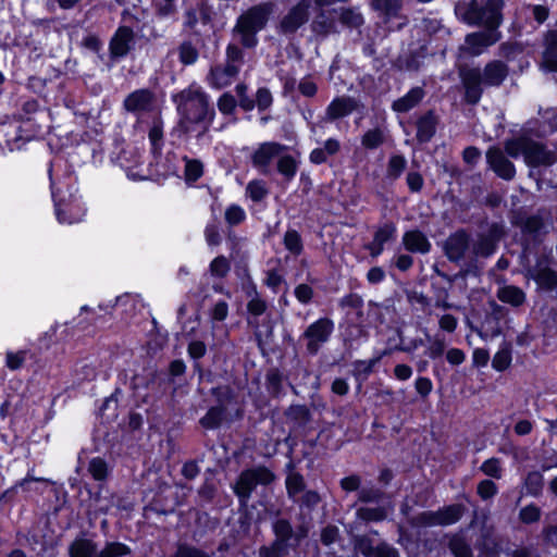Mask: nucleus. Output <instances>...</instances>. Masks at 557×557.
<instances>
[{
  "label": "nucleus",
  "mask_w": 557,
  "mask_h": 557,
  "mask_svg": "<svg viewBox=\"0 0 557 557\" xmlns=\"http://www.w3.org/2000/svg\"><path fill=\"white\" fill-rule=\"evenodd\" d=\"M174 101L181 115V125L186 132L193 131L194 124H201L206 129L212 121L214 112L209 109L208 97L200 87L189 86L176 95Z\"/></svg>",
  "instance_id": "f257e3e1"
},
{
  "label": "nucleus",
  "mask_w": 557,
  "mask_h": 557,
  "mask_svg": "<svg viewBox=\"0 0 557 557\" xmlns=\"http://www.w3.org/2000/svg\"><path fill=\"white\" fill-rule=\"evenodd\" d=\"M505 151L512 158L523 156L524 162L529 166H549L555 163L556 154L552 150L529 135L508 139L505 141Z\"/></svg>",
  "instance_id": "f03ea898"
},
{
  "label": "nucleus",
  "mask_w": 557,
  "mask_h": 557,
  "mask_svg": "<svg viewBox=\"0 0 557 557\" xmlns=\"http://www.w3.org/2000/svg\"><path fill=\"white\" fill-rule=\"evenodd\" d=\"M271 12V5L265 3L250 8L237 18L234 35L244 47L253 48L257 46V34L267 25Z\"/></svg>",
  "instance_id": "7ed1b4c3"
},
{
  "label": "nucleus",
  "mask_w": 557,
  "mask_h": 557,
  "mask_svg": "<svg viewBox=\"0 0 557 557\" xmlns=\"http://www.w3.org/2000/svg\"><path fill=\"white\" fill-rule=\"evenodd\" d=\"M503 0H487L484 4L479 5L473 1L469 8L463 9L457 7V13L463 16L469 24L484 25L490 29L497 30L502 23Z\"/></svg>",
  "instance_id": "20e7f679"
},
{
  "label": "nucleus",
  "mask_w": 557,
  "mask_h": 557,
  "mask_svg": "<svg viewBox=\"0 0 557 557\" xmlns=\"http://www.w3.org/2000/svg\"><path fill=\"white\" fill-rule=\"evenodd\" d=\"M334 332V322L329 318H320L308 325L301 335L306 349L310 355H317L320 348L329 342Z\"/></svg>",
  "instance_id": "39448f33"
},
{
  "label": "nucleus",
  "mask_w": 557,
  "mask_h": 557,
  "mask_svg": "<svg viewBox=\"0 0 557 557\" xmlns=\"http://www.w3.org/2000/svg\"><path fill=\"white\" fill-rule=\"evenodd\" d=\"M274 480V474L264 467L244 471L236 485L235 492L242 498H248L258 485H268Z\"/></svg>",
  "instance_id": "423d86ee"
},
{
  "label": "nucleus",
  "mask_w": 557,
  "mask_h": 557,
  "mask_svg": "<svg viewBox=\"0 0 557 557\" xmlns=\"http://www.w3.org/2000/svg\"><path fill=\"white\" fill-rule=\"evenodd\" d=\"M287 147L276 141H264L253 150L251 153V163L253 168L262 173H268L271 164L275 159L278 160L282 152L286 151Z\"/></svg>",
  "instance_id": "0eeeda50"
},
{
  "label": "nucleus",
  "mask_w": 557,
  "mask_h": 557,
  "mask_svg": "<svg viewBox=\"0 0 557 557\" xmlns=\"http://www.w3.org/2000/svg\"><path fill=\"white\" fill-rule=\"evenodd\" d=\"M463 513L461 505H451L438 511H425L417 517V524L432 525H449L456 523Z\"/></svg>",
  "instance_id": "6e6552de"
},
{
  "label": "nucleus",
  "mask_w": 557,
  "mask_h": 557,
  "mask_svg": "<svg viewBox=\"0 0 557 557\" xmlns=\"http://www.w3.org/2000/svg\"><path fill=\"white\" fill-rule=\"evenodd\" d=\"M273 530L276 540L271 546L260 549V557H284L288 554L287 542L292 536V527L286 520H278L274 523Z\"/></svg>",
  "instance_id": "1a4fd4ad"
},
{
  "label": "nucleus",
  "mask_w": 557,
  "mask_h": 557,
  "mask_svg": "<svg viewBox=\"0 0 557 557\" xmlns=\"http://www.w3.org/2000/svg\"><path fill=\"white\" fill-rule=\"evenodd\" d=\"M460 77L465 87V97L467 102L475 104L481 99L482 84L484 78L480 69H462Z\"/></svg>",
  "instance_id": "9d476101"
},
{
  "label": "nucleus",
  "mask_w": 557,
  "mask_h": 557,
  "mask_svg": "<svg viewBox=\"0 0 557 557\" xmlns=\"http://www.w3.org/2000/svg\"><path fill=\"white\" fill-rule=\"evenodd\" d=\"M490 168L503 180L510 181L516 175L513 163L508 160L505 152L498 147H492L486 152Z\"/></svg>",
  "instance_id": "9b49d317"
},
{
  "label": "nucleus",
  "mask_w": 557,
  "mask_h": 557,
  "mask_svg": "<svg viewBox=\"0 0 557 557\" xmlns=\"http://www.w3.org/2000/svg\"><path fill=\"white\" fill-rule=\"evenodd\" d=\"M500 39V33L487 28L483 32L472 33L466 37L465 51L472 55L481 54L485 48L494 45Z\"/></svg>",
  "instance_id": "f8f14e48"
},
{
  "label": "nucleus",
  "mask_w": 557,
  "mask_h": 557,
  "mask_svg": "<svg viewBox=\"0 0 557 557\" xmlns=\"http://www.w3.org/2000/svg\"><path fill=\"white\" fill-rule=\"evenodd\" d=\"M310 3L301 1L293 7L281 21V29L284 33H294L308 20Z\"/></svg>",
  "instance_id": "ddd939ff"
},
{
  "label": "nucleus",
  "mask_w": 557,
  "mask_h": 557,
  "mask_svg": "<svg viewBox=\"0 0 557 557\" xmlns=\"http://www.w3.org/2000/svg\"><path fill=\"white\" fill-rule=\"evenodd\" d=\"M86 209L82 200L73 197L69 203L57 205V218L60 223L74 224L83 221Z\"/></svg>",
  "instance_id": "4468645a"
},
{
  "label": "nucleus",
  "mask_w": 557,
  "mask_h": 557,
  "mask_svg": "<svg viewBox=\"0 0 557 557\" xmlns=\"http://www.w3.org/2000/svg\"><path fill=\"white\" fill-rule=\"evenodd\" d=\"M134 44V33L129 27H119L110 41V52L114 58L125 57Z\"/></svg>",
  "instance_id": "2eb2a0df"
},
{
  "label": "nucleus",
  "mask_w": 557,
  "mask_h": 557,
  "mask_svg": "<svg viewBox=\"0 0 557 557\" xmlns=\"http://www.w3.org/2000/svg\"><path fill=\"white\" fill-rule=\"evenodd\" d=\"M154 98L148 89H138L129 94L124 100V108L134 113L150 111L153 107Z\"/></svg>",
  "instance_id": "dca6fc26"
},
{
  "label": "nucleus",
  "mask_w": 557,
  "mask_h": 557,
  "mask_svg": "<svg viewBox=\"0 0 557 557\" xmlns=\"http://www.w3.org/2000/svg\"><path fill=\"white\" fill-rule=\"evenodd\" d=\"M469 249V238L465 232L450 235L445 243V253L451 261H459Z\"/></svg>",
  "instance_id": "f3484780"
},
{
  "label": "nucleus",
  "mask_w": 557,
  "mask_h": 557,
  "mask_svg": "<svg viewBox=\"0 0 557 557\" xmlns=\"http://www.w3.org/2000/svg\"><path fill=\"white\" fill-rule=\"evenodd\" d=\"M403 245L410 252L428 253L431 250V243L426 236L418 231H408L403 235Z\"/></svg>",
  "instance_id": "a211bd4d"
},
{
  "label": "nucleus",
  "mask_w": 557,
  "mask_h": 557,
  "mask_svg": "<svg viewBox=\"0 0 557 557\" xmlns=\"http://www.w3.org/2000/svg\"><path fill=\"white\" fill-rule=\"evenodd\" d=\"M357 109V102L350 97L335 98L326 109V116L336 120L350 114Z\"/></svg>",
  "instance_id": "6ab92c4d"
},
{
  "label": "nucleus",
  "mask_w": 557,
  "mask_h": 557,
  "mask_svg": "<svg viewBox=\"0 0 557 557\" xmlns=\"http://www.w3.org/2000/svg\"><path fill=\"white\" fill-rule=\"evenodd\" d=\"M239 72L238 64L226 63L224 66H216L211 70L213 84L219 87H225L232 83Z\"/></svg>",
  "instance_id": "aec40b11"
},
{
  "label": "nucleus",
  "mask_w": 557,
  "mask_h": 557,
  "mask_svg": "<svg viewBox=\"0 0 557 557\" xmlns=\"http://www.w3.org/2000/svg\"><path fill=\"white\" fill-rule=\"evenodd\" d=\"M542 67L546 71L557 72V32H549L546 36Z\"/></svg>",
  "instance_id": "412c9836"
},
{
  "label": "nucleus",
  "mask_w": 557,
  "mask_h": 557,
  "mask_svg": "<svg viewBox=\"0 0 557 557\" xmlns=\"http://www.w3.org/2000/svg\"><path fill=\"white\" fill-rule=\"evenodd\" d=\"M482 76L485 85L498 86L507 76V66L500 61H493L485 66Z\"/></svg>",
  "instance_id": "4be33fe9"
},
{
  "label": "nucleus",
  "mask_w": 557,
  "mask_h": 557,
  "mask_svg": "<svg viewBox=\"0 0 557 557\" xmlns=\"http://www.w3.org/2000/svg\"><path fill=\"white\" fill-rule=\"evenodd\" d=\"M424 92L420 87L410 89L404 97L394 101L393 110L396 112H408L414 108L423 98Z\"/></svg>",
  "instance_id": "5701e85b"
},
{
  "label": "nucleus",
  "mask_w": 557,
  "mask_h": 557,
  "mask_svg": "<svg viewBox=\"0 0 557 557\" xmlns=\"http://www.w3.org/2000/svg\"><path fill=\"white\" fill-rule=\"evenodd\" d=\"M436 127V119L432 112H428L423 116H421L417 122V138L420 143L429 141L434 133Z\"/></svg>",
  "instance_id": "b1692460"
},
{
  "label": "nucleus",
  "mask_w": 557,
  "mask_h": 557,
  "mask_svg": "<svg viewBox=\"0 0 557 557\" xmlns=\"http://www.w3.org/2000/svg\"><path fill=\"white\" fill-rule=\"evenodd\" d=\"M69 552L71 557H98L96 544L88 539H76Z\"/></svg>",
  "instance_id": "393cba45"
},
{
  "label": "nucleus",
  "mask_w": 557,
  "mask_h": 557,
  "mask_svg": "<svg viewBox=\"0 0 557 557\" xmlns=\"http://www.w3.org/2000/svg\"><path fill=\"white\" fill-rule=\"evenodd\" d=\"M298 164L296 159L286 153V151L282 152L277 160V171L282 174L287 181H290L295 177L297 173Z\"/></svg>",
  "instance_id": "a878e982"
},
{
  "label": "nucleus",
  "mask_w": 557,
  "mask_h": 557,
  "mask_svg": "<svg viewBox=\"0 0 557 557\" xmlns=\"http://www.w3.org/2000/svg\"><path fill=\"white\" fill-rule=\"evenodd\" d=\"M498 298L503 302L510 304L512 306H520L525 299L524 293L516 286H504L498 290Z\"/></svg>",
  "instance_id": "bb28decb"
},
{
  "label": "nucleus",
  "mask_w": 557,
  "mask_h": 557,
  "mask_svg": "<svg viewBox=\"0 0 557 557\" xmlns=\"http://www.w3.org/2000/svg\"><path fill=\"white\" fill-rule=\"evenodd\" d=\"M540 287L552 290L557 286V273L549 268H542L533 275Z\"/></svg>",
  "instance_id": "cd10ccee"
},
{
  "label": "nucleus",
  "mask_w": 557,
  "mask_h": 557,
  "mask_svg": "<svg viewBox=\"0 0 557 557\" xmlns=\"http://www.w3.org/2000/svg\"><path fill=\"white\" fill-rule=\"evenodd\" d=\"M269 194L265 183L261 180H253L247 184L246 195L253 201L263 200Z\"/></svg>",
  "instance_id": "c85d7f7f"
},
{
  "label": "nucleus",
  "mask_w": 557,
  "mask_h": 557,
  "mask_svg": "<svg viewBox=\"0 0 557 557\" xmlns=\"http://www.w3.org/2000/svg\"><path fill=\"white\" fill-rule=\"evenodd\" d=\"M407 165V160L404 156L400 154H393L387 164L386 174L387 177L392 180L398 178L401 173L404 172L405 168Z\"/></svg>",
  "instance_id": "c756f323"
},
{
  "label": "nucleus",
  "mask_w": 557,
  "mask_h": 557,
  "mask_svg": "<svg viewBox=\"0 0 557 557\" xmlns=\"http://www.w3.org/2000/svg\"><path fill=\"white\" fill-rule=\"evenodd\" d=\"M230 270L231 263L224 256L214 258L209 265V271L213 277H225Z\"/></svg>",
  "instance_id": "7c9ffc66"
},
{
  "label": "nucleus",
  "mask_w": 557,
  "mask_h": 557,
  "mask_svg": "<svg viewBox=\"0 0 557 557\" xmlns=\"http://www.w3.org/2000/svg\"><path fill=\"white\" fill-rule=\"evenodd\" d=\"M387 509L384 507L367 508L362 507L357 510V517L366 521H381L387 517Z\"/></svg>",
  "instance_id": "2f4dec72"
},
{
  "label": "nucleus",
  "mask_w": 557,
  "mask_h": 557,
  "mask_svg": "<svg viewBox=\"0 0 557 557\" xmlns=\"http://www.w3.org/2000/svg\"><path fill=\"white\" fill-rule=\"evenodd\" d=\"M496 243L490 236H480L473 246V252L476 256L487 257L495 251Z\"/></svg>",
  "instance_id": "473e14b6"
},
{
  "label": "nucleus",
  "mask_w": 557,
  "mask_h": 557,
  "mask_svg": "<svg viewBox=\"0 0 557 557\" xmlns=\"http://www.w3.org/2000/svg\"><path fill=\"white\" fill-rule=\"evenodd\" d=\"M223 419V409L221 407H212L205 417L201 418L200 424L206 429L218 428Z\"/></svg>",
  "instance_id": "72a5a7b5"
},
{
  "label": "nucleus",
  "mask_w": 557,
  "mask_h": 557,
  "mask_svg": "<svg viewBox=\"0 0 557 557\" xmlns=\"http://www.w3.org/2000/svg\"><path fill=\"white\" fill-rule=\"evenodd\" d=\"M177 54L184 65L194 64L198 59V51L190 42H183L177 49Z\"/></svg>",
  "instance_id": "f704fd0d"
},
{
  "label": "nucleus",
  "mask_w": 557,
  "mask_h": 557,
  "mask_svg": "<svg viewBox=\"0 0 557 557\" xmlns=\"http://www.w3.org/2000/svg\"><path fill=\"white\" fill-rule=\"evenodd\" d=\"M362 146L367 149H375L384 143V134L380 128L369 129L361 139Z\"/></svg>",
  "instance_id": "c9c22d12"
},
{
  "label": "nucleus",
  "mask_w": 557,
  "mask_h": 557,
  "mask_svg": "<svg viewBox=\"0 0 557 557\" xmlns=\"http://www.w3.org/2000/svg\"><path fill=\"white\" fill-rule=\"evenodd\" d=\"M285 248L294 255H299L302 250V243L300 235L295 230H289L284 236Z\"/></svg>",
  "instance_id": "e433bc0d"
},
{
  "label": "nucleus",
  "mask_w": 557,
  "mask_h": 557,
  "mask_svg": "<svg viewBox=\"0 0 557 557\" xmlns=\"http://www.w3.org/2000/svg\"><path fill=\"white\" fill-rule=\"evenodd\" d=\"M480 470L487 476L494 478V479H500L502 478V462L498 458H490L485 460L481 467Z\"/></svg>",
  "instance_id": "4c0bfd02"
},
{
  "label": "nucleus",
  "mask_w": 557,
  "mask_h": 557,
  "mask_svg": "<svg viewBox=\"0 0 557 557\" xmlns=\"http://www.w3.org/2000/svg\"><path fill=\"white\" fill-rule=\"evenodd\" d=\"M224 216L230 225H237L245 221L246 212L240 206L231 205L226 208Z\"/></svg>",
  "instance_id": "58836bf2"
},
{
  "label": "nucleus",
  "mask_w": 557,
  "mask_h": 557,
  "mask_svg": "<svg viewBox=\"0 0 557 557\" xmlns=\"http://www.w3.org/2000/svg\"><path fill=\"white\" fill-rule=\"evenodd\" d=\"M129 553V548L122 543H109L98 554V557H121Z\"/></svg>",
  "instance_id": "ea45409f"
},
{
  "label": "nucleus",
  "mask_w": 557,
  "mask_h": 557,
  "mask_svg": "<svg viewBox=\"0 0 557 557\" xmlns=\"http://www.w3.org/2000/svg\"><path fill=\"white\" fill-rule=\"evenodd\" d=\"M396 234V226L393 223H387L381 226L374 234L373 240L377 244L385 245L393 239Z\"/></svg>",
  "instance_id": "a19ab883"
},
{
  "label": "nucleus",
  "mask_w": 557,
  "mask_h": 557,
  "mask_svg": "<svg viewBox=\"0 0 557 557\" xmlns=\"http://www.w3.org/2000/svg\"><path fill=\"white\" fill-rule=\"evenodd\" d=\"M88 471L95 480H103L108 473V467L101 458H94L89 461Z\"/></svg>",
  "instance_id": "79ce46f5"
},
{
  "label": "nucleus",
  "mask_w": 557,
  "mask_h": 557,
  "mask_svg": "<svg viewBox=\"0 0 557 557\" xmlns=\"http://www.w3.org/2000/svg\"><path fill=\"white\" fill-rule=\"evenodd\" d=\"M341 22L349 27H358L363 23V17L355 9H345L341 13Z\"/></svg>",
  "instance_id": "37998d69"
},
{
  "label": "nucleus",
  "mask_w": 557,
  "mask_h": 557,
  "mask_svg": "<svg viewBox=\"0 0 557 557\" xmlns=\"http://www.w3.org/2000/svg\"><path fill=\"white\" fill-rule=\"evenodd\" d=\"M380 358L370 360H358L354 363V374L356 376H363L366 379L373 370L374 366L379 362Z\"/></svg>",
  "instance_id": "c03bdc74"
},
{
  "label": "nucleus",
  "mask_w": 557,
  "mask_h": 557,
  "mask_svg": "<svg viewBox=\"0 0 557 557\" xmlns=\"http://www.w3.org/2000/svg\"><path fill=\"white\" fill-rule=\"evenodd\" d=\"M202 175V164L197 160H186L185 178L188 182H196Z\"/></svg>",
  "instance_id": "a18cd8bd"
},
{
  "label": "nucleus",
  "mask_w": 557,
  "mask_h": 557,
  "mask_svg": "<svg viewBox=\"0 0 557 557\" xmlns=\"http://www.w3.org/2000/svg\"><path fill=\"white\" fill-rule=\"evenodd\" d=\"M449 548L455 557H471L469 546L460 537H453L449 542Z\"/></svg>",
  "instance_id": "49530a36"
},
{
  "label": "nucleus",
  "mask_w": 557,
  "mask_h": 557,
  "mask_svg": "<svg viewBox=\"0 0 557 557\" xmlns=\"http://www.w3.org/2000/svg\"><path fill=\"white\" fill-rule=\"evenodd\" d=\"M298 90L305 97H313L318 91V85L311 76L302 77L298 83Z\"/></svg>",
  "instance_id": "de8ad7c7"
},
{
  "label": "nucleus",
  "mask_w": 557,
  "mask_h": 557,
  "mask_svg": "<svg viewBox=\"0 0 557 557\" xmlns=\"http://www.w3.org/2000/svg\"><path fill=\"white\" fill-rule=\"evenodd\" d=\"M26 359V352L25 351H17L12 352L8 351L5 356V364L10 370H17L20 369Z\"/></svg>",
  "instance_id": "09e8293b"
},
{
  "label": "nucleus",
  "mask_w": 557,
  "mask_h": 557,
  "mask_svg": "<svg viewBox=\"0 0 557 557\" xmlns=\"http://www.w3.org/2000/svg\"><path fill=\"white\" fill-rule=\"evenodd\" d=\"M497 493L496 484L491 480H483L478 485V494L482 499H488Z\"/></svg>",
  "instance_id": "8fccbe9b"
},
{
  "label": "nucleus",
  "mask_w": 557,
  "mask_h": 557,
  "mask_svg": "<svg viewBox=\"0 0 557 557\" xmlns=\"http://www.w3.org/2000/svg\"><path fill=\"white\" fill-rule=\"evenodd\" d=\"M286 487L289 495L295 496L304 487V478L297 473H290L286 479Z\"/></svg>",
  "instance_id": "3c124183"
},
{
  "label": "nucleus",
  "mask_w": 557,
  "mask_h": 557,
  "mask_svg": "<svg viewBox=\"0 0 557 557\" xmlns=\"http://www.w3.org/2000/svg\"><path fill=\"white\" fill-rule=\"evenodd\" d=\"M542 481H543V478H542L541 473H539V472L529 473L525 479V485H527L528 491L531 494L536 495L540 492V490L542 488Z\"/></svg>",
  "instance_id": "603ef678"
},
{
  "label": "nucleus",
  "mask_w": 557,
  "mask_h": 557,
  "mask_svg": "<svg viewBox=\"0 0 557 557\" xmlns=\"http://www.w3.org/2000/svg\"><path fill=\"white\" fill-rule=\"evenodd\" d=\"M445 350V341L438 336H435L431 339L430 346L428 348V356L432 359H436L444 354Z\"/></svg>",
  "instance_id": "864d4df0"
},
{
  "label": "nucleus",
  "mask_w": 557,
  "mask_h": 557,
  "mask_svg": "<svg viewBox=\"0 0 557 557\" xmlns=\"http://www.w3.org/2000/svg\"><path fill=\"white\" fill-rule=\"evenodd\" d=\"M235 107L236 100L231 94H223L218 101V108L223 114H231Z\"/></svg>",
  "instance_id": "5fc2aeb1"
},
{
  "label": "nucleus",
  "mask_w": 557,
  "mask_h": 557,
  "mask_svg": "<svg viewBox=\"0 0 557 557\" xmlns=\"http://www.w3.org/2000/svg\"><path fill=\"white\" fill-rule=\"evenodd\" d=\"M519 516L523 522L531 523V522H535L540 519L541 511H540L539 507H536L534 505H530V506L522 508L520 510Z\"/></svg>",
  "instance_id": "6e6d98bb"
},
{
  "label": "nucleus",
  "mask_w": 557,
  "mask_h": 557,
  "mask_svg": "<svg viewBox=\"0 0 557 557\" xmlns=\"http://www.w3.org/2000/svg\"><path fill=\"white\" fill-rule=\"evenodd\" d=\"M382 496V492L375 487H363L359 491V500L362 503L377 502Z\"/></svg>",
  "instance_id": "4d7b16f0"
},
{
  "label": "nucleus",
  "mask_w": 557,
  "mask_h": 557,
  "mask_svg": "<svg viewBox=\"0 0 557 557\" xmlns=\"http://www.w3.org/2000/svg\"><path fill=\"white\" fill-rule=\"evenodd\" d=\"M510 354L507 350H500L493 358V368L503 371L510 364Z\"/></svg>",
  "instance_id": "13d9d810"
},
{
  "label": "nucleus",
  "mask_w": 557,
  "mask_h": 557,
  "mask_svg": "<svg viewBox=\"0 0 557 557\" xmlns=\"http://www.w3.org/2000/svg\"><path fill=\"white\" fill-rule=\"evenodd\" d=\"M313 295L312 288L307 284H300L295 288V296L301 304H308Z\"/></svg>",
  "instance_id": "bf43d9fd"
},
{
  "label": "nucleus",
  "mask_w": 557,
  "mask_h": 557,
  "mask_svg": "<svg viewBox=\"0 0 557 557\" xmlns=\"http://www.w3.org/2000/svg\"><path fill=\"white\" fill-rule=\"evenodd\" d=\"M414 387L418 394L426 397L432 392L433 384L429 377L421 376L416 380Z\"/></svg>",
  "instance_id": "052dcab7"
},
{
  "label": "nucleus",
  "mask_w": 557,
  "mask_h": 557,
  "mask_svg": "<svg viewBox=\"0 0 557 557\" xmlns=\"http://www.w3.org/2000/svg\"><path fill=\"white\" fill-rule=\"evenodd\" d=\"M247 308L251 314L261 315L267 309V304L256 295L252 299L249 300Z\"/></svg>",
  "instance_id": "680f3d73"
},
{
  "label": "nucleus",
  "mask_w": 557,
  "mask_h": 557,
  "mask_svg": "<svg viewBox=\"0 0 557 557\" xmlns=\"http://www.w3.org/2000/svg\"><path fill=\"white\" fill-rule=\"evenodd\" d=\"M283 276L275 270H270L267 272V277L264 283L268 287L276 292L277 287L283 283Z\"/></svg>",
  "instance_id": "e2e57ef3"
},
{
  "label": "nucleus",
  "mask_w": 557,
  "mask_h": 557,
  "mask_svg": "<svg viewBox=\"0 0 557 557\" xmlns=\"http://www.w3.org/2000/svg\"><path fill=\"white\" fill-rule=\"evenodd\" d=\"M272 103V95L271 92L265 88H260L257 91V106L261 110H265L269 108Z\"/></svg>",
  "instance_id": "0e129e2a"
},
{
  "label": "nucleus",
  "mask_w": 557,
  "mask_h": 557,
  "mask_svg": "<svg viewBox=\"0 0 557 557\" xmlns=\"http://www.w3.org/2000/svg\"><path fill=\"white\" fill-rule=\"evenodd\" d=\"M206 242L210 246H216L221 243V236L215 225H207L205 230Z\"/></svg>",
  "instance_id": "69168bd1"
},
{
  "label": "nucleus",
  "mask_w": 557,
  "mask_h": 557,
  "mask_svg": "<svg viewBox=\"0 0 557 557\" xmlns=\"http://www.w3.org/2000/svg\"><path fill=\"white\" fill-rule=\"evenodd\" d=\"M446 359L450 364L459 366L466 360V355L459 348H450L446 352Z\"/></svg>",
  "instance_id": "338daca9"
},
{
  "label": "nucleus",
  "mask_w": 557,
  "mask_h": 557,
  "mask_svg": "<svg viewBox=\"0 0 557 557\" xmlns=\"http://www.w3.org/2000/svg\"><path fill=\"white\" fill-rule=\"evenodd\" d=\"M174 557H210L207 553L188 546H182L177 549Z\"/></svg>",
  "instance_id": "774afa93"
}]
</instances>
